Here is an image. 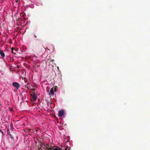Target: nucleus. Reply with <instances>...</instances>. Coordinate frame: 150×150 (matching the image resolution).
I'll return each mask as SVG.
<instances>
[{"mask_svg": "<svg viewBox=\"0 0 150 150\" xmlns=\"http://www.w3.org/2000/svg\"><path fill=\"white\" fill-rule=\"evenodd\" d=\"M8 134L10 136V137L11 140H13L14 139V137L15 136V133H11L10 130H7V132Z\"/></svg>", "mask_w": 150, "mask_h": 150, "instance_id": "1", "label": "nucleus"}, {"mask_svg": "<svg viewBox=\"0 0 150 150\" xmlns=\"http://www.w3.org/2000/svg\"><path fill=\"white\" fill-rule=\"evenodd\" d=\"M12 85L15 87L17 89H18L20 88V85L17 82H13L12 84Z\"/></svg>", "mask_w": 150, "mask_h": 150, "instance_id": "2", "label": "nucleus"}, {"mask_svg": "<svg viewBox=\"0 0 150 150\" xmlns=\"http://www.w3.org/2000/svg\"><path fill=\"white\" fill-rule=\"evenodd\" d=\"M64 112L63 110H62L59 112V117H62L64 114Z\"/></svg>", "mask_w": 150, "mask_h": 150, "instance_id": "3", "label": "nucleus"}, {"mask_svg": "<svg viewBox=\"0 0 150 150\" xmlns=\"http://www.w3.org/2000/svg\"><path fill=\"white\" fill-rule=\"evenodd\" d=\"M50 96H53L54 95V92L53 88H52L50 91V92L49 93Z\"/></svg>", "mask_w": 150, "mask_h": 150, "instance_id": "4", "label": "nucleus"}, {"mask_svg": "<svg viewBox=\"0 0 150 150\" xmlns=\"http://www.w3.org/2000/svg\"><path fill=\"white\" fill-rule=\"evenodd\" d=\"M7 130H10L11 133H14V132L13 130V126L12 124H11V128L10 129H8Z\"/></svg>", "mask_w": 150, "mask_h": 150, "instance_id": "5", "label": "nucleus"}, {"mask_svg": "<svg viewBox=\"0 0 150 150\" xmlns=\"http://www.w3.org/2000/svg\"><path fill=\"white\" fill-rule=\"evenodd\" d=\"M33 99V101H35L37 99L36 96L35 95V94L34 93L32 97Z\"/></svg>", "mask_w": 150, "mask_h": 150, "instance_id": "6", "label": "nucleus"}, {"mask_svg": "<svg viewBox=\"0 0 150 150\" xmlns=\"http://www.w3.org/2000/svg\"><path fill=\"white\" fill-rule=\"evenodd\" d=\"M0 55H1L3 57H4L5 56L4 53L2 50H0Z\"/></svg>", "mask_w": 150, "mask_h": 150, "instance_id": "7", "label": "nucleus"}, {"mask_svg": "<svg viewBox=\"0 0 150 150\" xmlns=\"http://www.w3.org/2000/svg\"><path fill=\"white\" fill-rule=\"evenodd\" d=\"M51 150H62V149L58 146H57L55 148L53 149H52Z\"/></svg>", "mask_w": 150, "mask_h": 150, "instance_id": "8", "label": "nucleus"}, {"mask_svg": "<svg viewBox=\"0 0 150 150\" xmlns=\"http://www.w3.org/2000/svg\"><path fill=\"white\" fill-rule=\"evenodd\" d=\"M47 146H48L47 145L46 146H45L44 144H41V145L40 146H42V148L45 149V147H47Z\"/></svg>", "mask_w": 150, "mask_h": 150, "instance_id": "9", "label": "nucleus"}, {"mask_svg": "<svg viewBox=\"0 0 150 150\" xmlns=\"http://www.w3.org/2000/svg\"><path fill=\"white\" fill-rule=\"evenodd\" d=\"M39 34V33L38 31H36L35 32V33L34 34V36L35 38H36L37 37V36H36V35H38Z\"/></svg>", "mask_w": 150, "mask_h": 150, "instance_id": "10", "label": "nucleus"}, {"mask_svg": "<svg viewBox=\"0 0 150 150\" xmlns=\"http://www.w3.org/2000/svg\"><path fill=\"white\" fill-rule=\"evenodd\" d=\"M51 149L52 148L50 147H49V146H47V147L45 148V150H51Z\"/></svg>", "mask_w": 150, "mask_h": 150, "instance_id": "11", "label": "nucleus"}, {"mask_svg": "<svg viewBox=\"0 0 150 150\" xmlns=\"http://www.w3.org/2000/svg\"><path fill=\"white\" fill-rule=\"evenodd\" d=\"M25 87H26L27 89L28 90L30 89L31 88V86L30 85H26L25 86Z\"/></svg>", "mask_w": 150, "mask_h": 150, "instance_id": "12", "label": "nucleus"}, {"mask_svg": "<svg viewBox=\"0 0 150 150\" xmlns=\"http://www.w3.org/2000/svg\"><path fill=\"white\" fill-rule=\"evenodd\" d=\"M13 48L12 47L11 49L12 52H11L15 54V53H14L13 51Z\"/></svg>", "mask_w": 150, "mask_h": 150, "instance_id": "13", "label": "nucleus"}, {"mask_svg": "<svg viewBox=\"0 0 150 150\" xmlns=\"http://www.w3.org/2000/svg\"><path fill=\"white\" fill-rule=\"evenodd\" d=\"M26 82H27V85H30V82L29 81H27Z\"/></svg>", "mask_w": 150, "mask_h": 150, "instance_id": "14", "label": "nucleus"}, {"mask_svg": "<svg viewBox=\"0 0 150 150\" xmlns=\"http://www.w3.org/2000/svg\"><path fill=\"white\" fill-rule=\"evenodd\" d=\"M0 132L3 134H4V133L3 131L1 129H0Z\"/></svg>", "mask_w": 150, "mask_h": 150, "instance_id": "15", "label": "nucleus"}, {"mask_svg": "<svg viewBox=\"0 0 150 150\" xmlns=\"http://www.w3.org/2000/svg\"><path fill=\"white\" fill-rule=\"evenodd\" d=\"M24 81L25 82H27V80L26 79H25Z\"/></svg>", "mask_w": 150, "mask_h": 150, "instance_id": "16", "label": "nucleus"}, {"mask_svg": "<svg viewBox=\"0 0 150 150\" xmlns=\"http://www.w3.org/2000/svg\"><path fill=\"white\" fill-rule=\"evenodd\" d=\"M32 90L33 91H35V89H34V88H33V89H32Z\"/></svg>", "mask_w": 150, "mask_h": 150, "instance_id": "17", "label": "nucleus"}, {"mask_svg": "<svg viewBox=\"0 0 150 150\" xmlns=\"http://www.w3.org/2000/svg\"><path fill=\"white\" fill-rule=\"evenodd\" d=\"M50 61H51L52 62H53V61H54V60H51L50 59Z\"/></svg>", "mask_w": 150, "mask_h": 150, "instance_id": "18", "label": "nucleus"}, {"mask_svg": "<svg viewBox=\"0 0 150 150\" xmlns=\"http://www.w3.org/2000/svg\"><path fill=\"white\" fill-rule=\"evenodd\" d=\"M56 88H57V87H55V88H54L55 90L56 89Z\"/></svg>", "mask_w": 150, "mask_h": 150, "instance_id": "19", "label": "nucleus"}]
</instances>
